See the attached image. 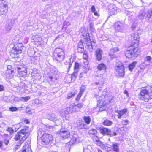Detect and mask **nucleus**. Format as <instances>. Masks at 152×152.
<instances>
[{"label": "nucleus", "mask_w": 152, "mask_h": 152, "mask_svg": "<svg viewBox=\"0 0 152 152\" xmlns=\"http://www.w3.org/2000/svg\"><path fill=\"white\" fill-rule=\"evenodd\" d=\"M138 96L140 100L152 103V86L142 87Z\"/></svg>", "instance_id": "nucleus-1"}, {"label": "nucleus", "mask_w": 152, "mask_h": 152, "mask_svg": "<svg viewBox=\"0 0 152 152\" xmlns=\"http://www.w3.org/2000/svg\"><path fill=\"white\" fill-rule=\"evenodd\" d=\"M140 53V52L138 51L137 48L132 47L131 45L129 49L126 51L125 56L128 58L134 59L139 55Z\"/></svg>", "instance_id": "nucleus-2"}, {"label": "nucleus", "mask_w": 152, "mask_h": 152, "mask_svg": "<svg viewBox=\"0 0 152 152\" xmlns=\"http://www.w3.org/2000/svg\"><path fill=\"white\" fill-rule=\"evenodd\" d=\"M41 140L42 141V144L45 145L50 144L51 145L54 144L53 141V139L52 135L48 134H44L41 137Z\"/></svg>", "instance_id": "nucleus-3"}, {"label": "nucleus", "mask_w": 152, "mask_h": 152, "mask_svg": "<svg viewBox=\"0 0 152 152\" xmlns=\"http://www.w3.org/2000/svg\"><path fill=\"white\" fill-rule=\"evenodd\" d=\"M114 26L116 32L123 33L125 30L126 25L124 22L118 21L115 23Z\"/></svg>", "instance_id": "nucleus-4"}, {"label": "nucleus", "mask_w": 152, "mask_h": 152, "mask_svg": "<svg viewBox=\"0 0 152 152\" xmlns=\"http://www.w3.org/2000/svg\"><path fill=\"white\" fill-rule=\"evenodd\" d=\"M23 48V45L22 44H16L13 48L11 51V53L14 55H16V56H15L16 57H18L17 55L21 53Z\"/></svg>", "instance_id": "nucleus-5"}, {"label": "nucleus", "mask_w": 152, "mask_h": 152, "mask_svg": "<svg viewBox=\"0 0 152 152\" xmlns=\"http://www.w3.org/2000/svg\"><path fill=\"white\" fill-rule=\"evenodd\" d=\"M17 66L15 69L18 72L20 76L23 77L26 76L27 74L26 68L23 65L17 64Z\"/></svg>", "instance_id": "nucleus-6"}, {"label": "nucleus", "mask_w": 152, "mask_h": 152, "mask_svg": "<svg viewBox=\"0 0 152 152\" xmlns=\"http://www.w3.org/2000/svg\"><path fill=\"white\" fill-rule=\"evenodd\" d=\"M29 132V128L28 126H25L23 129L20 130L18 132V133H20L21 135H24L22 137L21 139H20V145L23 143L28 137V136L26 134Z\"/></svg>", "instance_id": "nucleus-7"}, {"label": "nucleus", "mask_w": 152, "mask_h": 152, "mask_svg": "<svg viewBox=\"0 0 152 152\" xmlns=\"http://www.w3.org/2000/svg\"><path fill=\"white\" fill-rule=\"evenodd\" d=\"M100 131L102 135H107L110 137L117 135V133L115 131H112L110 129L104 127L101 128Z\"/></svg>", "instance_id": "nucleus-8"}, {"label": "nucleus", "mask_w": 152, "mask_h": 152, "mask_svg": "<svg viewBox=\"0 0 152 152\" xmlns=\"http://www.w3.org/2000/svg\"><path fill=\"white\" fill-rule=\"evenodd\" d=\"M139 39V37L137 34H132L131 35V44L132 47L137 48Z\"/></svg>", "instance_id": "nucleus-9"}, {"label": "nucleus", "mask_w": 152, "mask_h": 152, "mask_svg": "<svg viewBox=\"0 0 152 152\" xmlns=\"http://www.w3.org/2000/svg\"><path fill=\"white\" fill-rule=\"evenodd\" d=\"M115 69L116 70L117 74L121 77H124L125 75L124 68L122 64L116 65Z\"/></svg>", "instance_id": "nucleus-10"}, {"label": "nucleus", "mask_w": 152, "mask_h": 152, "mask_svg": "<svg viewBox=\"0 0 152 152\" xmlns=\"http://www.w3.org/2000/svg\"><path fill=\"white\" fill-rule=\"evenodd\" d=\"M107 148H109L115 152H119V144L115 142H110L108 144Z\"/></svg>", "instance_id": "nucleus-11"}, {"label": "nucleus", "mask_w": 152, "mask_h": 152, "mask_svg": "<svg viewBox=\"0 0 152 152\" xmlns=\"http://www.w3.org/2000/svg\"><path fill=\"white\" fill-rule=\"evenodd\" d=\"M84 36V41H83L84 43L86 44L87 47L93 44V43L95 44V43L93 42L92 43L90 39L89 34L88 33H84L82 35Z\"/></svg>", "instance_id": "nucleus-12"}, {"label": "nucleus", "mask_w": 152, "mask_h": 152, "mask_svg": "<svg viewBox=\"0 0 152 152\" xmlns=\"http://www.w3.org/2000/svg\"><path fill=\"white\" fill-rule=\"evenodd\" d=\"M57 133L60 134L61 136L64 139L70 138V132L66 130H64L63 129H61L59 131H58Z\"/></svg>", "instance_id": "nucleus-13"}, {"label": "nucleus", "mask_w": 152, "mask_h": 152, "mask_svg": "<svg viewBox=\"0 0 152 152\" xmlns=\"http://www.w3.org/2000/svg\"><path fill=\"white\" fill-rule=\"evenodd\" d=\"M119 51V49L117 47L113 48L110 49L108 52V54L110 58L114 59L117 58L115 53Z\"/></svg>", "instance_id": "nucleus-14"}, {"label": "nucleus", "mask_w": 152, "mask_h": 152, "mask_svg": "<svg viewBox=\"0 0 152 152\" xmlns=\"http://www.w3.org/2000/svg\"><path fill=\"white\" fill-rule=\"evenodd\" d=\"M69 138L70 139V141L66 143L67 145H70V144H73L75 143H78L79 142V139L77 137V135L76 134H74L72 138Z\"/></svg>", "instance_id": "nucleus-15"}, {"label": "nucleus", "mask_w": 152, "mask_h": 152, "mask_svg": "<svg viewBox=\"0 0 152 152\" xmlns=\"http://www.w3.org/2000/svg\"><path fill=\"white\" fill-rule=\"evenodd\" d=\"M15 20L13 19L8 20L6 26V29L7 31H9L13 27Z\"/></svg>", "instance_id": "nucleus-16"}, {"label": "nucleus", "mask_w": 152, "mask_h": 152, "mask_svg": "<svg viewBox=\"0 0 152 152\" xmlns=\"http://www.w3.org/2000/svg\"><path fill=\"white\" fill-rule=\"evenodd\" d=\"M55 58L58 61H61L64 58V52H62L60 53L55 54Z\"/></svg>", "instance_id": "nucleus-17"}, {"label": "nucleus", "mask_w": 152, "mask_h": 152, "mask_svg": "<svg viewBox=\"0 0 152 152\" xmlns=\"http://www.w3.org/2000/svg\"><path fill=\"white\" fill-rule=\"evenodd\" d=\"M102 53L103 51L101 49L98 48L96 50L95 54L96 57V59L98 61H99L102 59Z\"/></svg>", "instance_id": "nucleus-18"}, {"label": "nucleus", "mask_w": 152, "mask_h": 152, "mask_svg": "<svg viewBox=\"0 0 152 152\" xmlns=\"http://www.w3.org/2000/svg\"><path fill=\"white\" fill-rule=\"evenodd\" d=\"M77 123V127L78 129H86L87 128V125L84 124L82 121L79 120Z\"/></svg>", "instance_id": "nucleus-19"}, {"label": "nucleus", "mask_w": 152, "mask_h": 152, "mask_svg": "<svg viewBox=\"0 0 152 152\" xmlns=\"http://www.w3.org/2000/svg\"><path fill=\"white\" fill-rule=\"evenodd\" d=\"M117 7L115 5H111L109 8L110 14L111 15H114L117 13Z\"/></svg>", "instance_id": "nucleus-20"}, {"label": "nucleus", "mask_w": 152, "mask_h": 152, "mask_svg": "<svg viewBox=\"0 0 152 152\" xmlns=\"http://www.w3.org/2000/svg\"><path fill=\"white\" fill-rule=\"evenodd\" d=\"M8 6H2L0 7V14L5 15L8 11Z\"/></svg>", "instance_id": "nucleus-21"}, {"label": "nucleus", "mask_w": 152, "mask_h": 152, "mask_svg": "<svg viewBox=\"0 0 152 152\" xmlns=\"http://www.w3.org/2000/svg\"><path fill=\"white\" fill-rule=\"evenodd\" d=\"M47 118L51 121H53L54 122L56 121L57 120L56 116L54 114L52 113L48 115Z\"/></svg>", "instance_id": "nucleus-22"}, {"label": "nucleus", "mask_w": 152, "mask_h": 152, "mask_svg": "<svg viewBox=\"0 0 152 152\" xmlns=\"http://www.w3.org/2000/svg\"><path fill=\"white\" fill-rule=\"evenodd\" d=\"M127 111V109H124L121 111L117 112L118 114V118L119 119L121 118V116L125 114Z\"/></svg>", "instance_id": "nucleus-23"}, {"label": "nucleus", "mask_w": 152, "mask_h": 152, "mask_svg": "<svg viewBox=\"0 0 152 152\" xmlns=\"http://www.w3.org/2000/svg\"><path fill=\"white\" fill-rule=\"evenodd\" d=\"M97 68L100 71L103 70L104 72L106 71V65L103 63L99 64L97 66Z\"/></svg>", "instance_id": "nucleus-24"}, {"label": "nucleus", "mask_w": 152, "mask_h": 152, "mask_svg": "<svg viewBox=\"0 0 152 152\" xmlns=\"http://www.w3.org/2000/svg\"><path fill=\"white\" fill-rule=\"evenodd\" d=\"M77 91L76 90H73L70 93H68L67 94V99H70L72 97L75 96L77 93Z\"/></svg>", "instance_id": "nucleus-25"}, {"label": "nucleus", "mask_w": 152, "mask_h": 152, "mask_svg": "<svg viewBox=\"0 0 152 152\" xmlns=\"http://www.w3.org/2000/svg\"><path fill=\"white\" fill-rule=\"evenodd\" d=\"M145 14L143 10H141L139 13L137 19L142 20L144 18Z\"/></svg>", "instance_id": "nucleus-26"}, {"label": "nucleus", "mask_w": 152, "mask_h": 152, "mask_svg": "<svg viewBox=\"0 0 152 152\" xmlns=\"http://www.w3.org/2000/svg\"><path fill=\"white\" fill-rule=\"evenodd\" d=\"M137 64V62L134 61L132 63L130 64L128 66L129 70L130 71H132L135 67Z\"/></svg>", "instance_id": "nucleus-27"}, {"label": "nucleus", "mask_w": 152, "mask_h": 152, "mask_svg": "<svg viewBox=\"0 0 152 152\" xmlns=\"http://www.w3.org/2000/svg\"><path fill=\"white\" fill-rule=\"evenodd\" d=\"M145 17L148 18L149 20L150 18H152V8L148 10L146 15Z\"/></svg>", "instance_id": "nucleus-28"}, {"label": "nucleus", "mask_w": 152, "mask_h": 152, "mask_svg": "<svg viewBox=\"0 0 152 152\" xmlns=\"http://www.w3.org/2000/svg\"><path fill=\"white\" fill-rule=\"evenodd\" d=\"M112 123H113L111 121L108 119H106L103 122L102 124L104 125L108 126H111Z\"/></svg>", "instance_id": "nucleus-29"}, {"label": "nucleus", "mask_w": 152, "mask_h": 152, "mask_svg": "<svg viewBox=\"0 0 152 152\" xmlns=\"http://www.w3.org/2000/svg\"><path fill=\"white\" fill-rule=\"evenodd\" d=\"M83 119L87 124H89L91 121V119L89 116H85L83 117Z\"/></svg>", "instance_id": "nucleus-30"}, {"label": "nucleus", "mask_w": 152, "mask_h": 152, "mask_svg": "<svg viewBox=\"0 0 152 152\" xmlns=\"http://www.w3.org/2000/svg\"><path fill=\"white\" fill-rule=\"evenodd\" d=\"M91 145H88L86 147L84 148L83 152H91Z\"/></svg>", "instance_id": "nucleus-31"}, {"label": "nucleus", "mask_w": 152, "mask_h": 152, "mask_svg": "<svg viewBox=\"0 0 152 152\" xmlns=\"http://www.w3.org/2000/svg\"><path fill=\"white\" fill-rule=\"evenodd\" d=\"M22 137H23V136L20 134V133H18V132L17 134L15 136L14 138L15 141H17L21 138Z\"/></svg>", "instance_id": "nucleus-32"}, {"label": "nucleus", "mask_w": 152, "mask_h": 152, "mask_svg": "<svg viewBox=\"0 0 152 152\" xmlns=\"http://www.w3.org/2000/svg\"><path fill=\"white\" fill-rule=\"evenodd\" d=\"M30 97L29 96L25 97H20L19 98V99L24 102H26L28 101L30 99Z\"/></svg>", "instance_id": "nucleus-33"}, {"label": "nucleus", "mask_w": 152, "mask_h": 152, "mask_svg": "<svg viewBox=\"0 0 152 152\" xmlns=\"http://www.w3.org/2000/svg\"><path fill=\"white\" fill-rule=\"evenodd\" d=\"M152 60V58L150 56H147L144 59L145 63L148 62V63H151V62Z\"/></svg>", "instance_id": "nucleus-34"}, {"label": "nucleus", "mask_w": 152, "mask_h": 152, "mask_svg": "<svg viewBox=\"0 0 152 152\" xmlns=\"http://www.w3.org/2000/svg\"><path fill=\"white\" fill-rule=\"evenodd\" d=\"M89 69V67L88 65H86L85 64V66H83V70L85 73H86Z\"/></svg>", "instance_id": "nucleus-35"}, {"label": "nucleus", "mask_w": 152, "mask_h": 152, "mask_svg": "<svg viewBox=\"0 0 152 152\" xmlns=\"http://www.w3.org/2000/svg\"><path fill=\"white\" fill-rule=\"evenodd\" d=\"M97 132L95 129H92L89 130L88 133L90 134L95 135L97 134Z\"/></svg>", "instance_id": "nucleus-36"}, {"label": "nucleus", "mask_w": 152, "mask_h": 152, "mask_svg": "<svg viewBox=\"0 0 152 152\" xmlns=\"http://www.w3.org/2000/svg\"><path fill=\"white\" fill-rule=\"evenodd\" d=\"M7 2L4 0H0V7L2 6H7Z\"/></svg>", "instance_id": "nucleus-37"}, {"label": "nucleus", "mask_w": 152, "mask_h": 152, "mask_svg": "<svg viewBox=\"0 0 152 152\" xmlns=\"http://www.w3.org/2000/svg\"><path fill=\"white\" fill-rule=\"evenodd\" d=\"M95 47V46H94V45L93 44L87 47V48L89 50V51L91 52L93 51V49H95L94 47Z\"/></svg>", "instance_id": "nucleus-38"}, {"label": "nucleus", "mask_w": 152, "mask_h": 152, "mask_svg": "<svg viewBox=\"0 0 152 152\" xmlns=\"http://www.w3.org/2000/svg\"><path fill=\"white\" fill-rule=\"evenodd\" d=\"M79 64L77 62H75V65L74 67V71H78V70L79 69Z\"/></svg>", "instance_id": "nucleus-39"}, {"label": "nucleus", "mask_w": 152, "mask_h": 152, "mask_svg": "<svg viewBox=\"0 0 152 152\" xmlns=\"http://www.w3.org/2000/svg\"><path fill=\"white\" fill-rule=\"evenodd\" d=\"M55 54H56L57 53H60L61 52H64L63 50L62 49H60V48H56L55 50Z\"/></svg>", "instance_id": "nucleus-40"}, {"label": "nucleus", "mask_w": 152, "mask_h": 152, "mask_svg": "<svg viewBox=\"0 0 152 152\" xmlns=\"http://www.w3.org/2000/svg\"><path fill=\"white\" fill-rule=\"evenodd\" d=\"M77 48H84V46L83 45V41L82 40H80L78 43L77 44Z\"/></svg>", "instance_id": "nucleus-41"}, {"label": "nucleus", "mask_w": 152, "mask_h": 152, "mask_svg": "<svg viewBox=\"0 0 152 152\" xmlns=\"http://www.w3.org/2000/svg\"><path fill=\"white\" fill-rule=\"evenodd\" d=\"M90 28V30L93 31L94 30V24L92 21H90L89 22Z\"/></svg>", "instance_id": "nucleus-42"}, {"label": "nucleus", "mask_w": 152, "mask_h": 152, "mask_svg": "<svg viewBox=\"0 0 152 152\" xmlns=\"http://www.w3.org/2000/svg\"><path fill=\"white\" fill-rule=\"evenodd\" d=\"M86 87L85 86L82 85L80 87V92L83 94V92L85 91Z\"/></svg>", "instance_id": "nucleus-43"}, {"label": "nucleus", "mask_w": 152, "mask_h": 152, "mask_svg": "<svg viewBox=\"0 0 152 152\" xmlns=\"http://www.w3.org/2000/svg\"><path fill=\"white\" fill-rule=\"evenodd\" d=\"M56 69L55 67H52L51 68L50 72L51 74H55L56 72Z\"/></svg>", "instance_id": "nucleus-44"}, {"label": "nucleus", "mask_w": 152, "mask_h": 152, "mask_svg": "<svg viewBox=\"0 0 152 152\" xmlns=\"http://www.w3.org/2000/svg\"><path fill=\"white\" fill-rule=\"evenodd\" d=\"M82 93H79L76 98V100L77 101H78L82 96Z\"/></svg>", "instance_id": "nucleus-45"}, {"label": "nucleus", "mask_w": 152, "mask_h": 152, "mask_svg": "<svg viewBox=\"0 0 152 152\" xmlns=\"http://www.w3.org/2000/svg\"><path fill=\"white\" fill-rule=\"evenodd\" d=\"M10 110L12 111H15L17 110V108L15 107H12L10 108Z\"/></svg>", "instance_id": "nucleus-46"}, {"label": "nucleus", "mask_w": 152, "mask_h": 152, "mask_svg": "<svg viewBox=\"0 0 152 152\" xmlns=\"http://www.w3.org/2000/svg\"><path fill=\"white\" fill-rule=\"evenodd\" d=\"M75 107H77L79 109H81L83 107V104L81 103L77 104L75 105Z\"/></svg>", "instance_id": "nucleus-47"}, {"label": "nucleus", "mask_w": 152, "mask_h": 152, "mask_svg": "<svg viewBox=\"0 0 152 152\" xmlns=\"http://www.w3.org/2000/svg\"><path fill=\"white\" fill-rule=\"evenodd\" d=\"M77 50L78 52L81 53H83L84 51V48H77Z\"/></svg>", "instance_id": "nucleus-48"}, {"label": "nucleus", "mask_w": 152, "mask_h": 152, "mask_svg": "<svg viewBox=\"0 0 152 152\" xmlns=\"http://www.w3.org/2000/svg\"><path fill=\"white\" fill-rule=\"evenodd\" d=\"M73 62H71L70 61L68 63H67V64H65L66 65H68V69H69H69L72 66V63Z\"/></svg>", "instance_id": "nucleus-49"}, {"label": "nucleus", "mask_w": 152, "mask_h": 152, "mask_svg": "<svg viewBox=\"0 0 152 152\" xmlns=\"http://www.w3.org/2000/svg\"><path fill=\"white\" fill-rule=\"evenodd\" d=\"M83 57L85 59H86L88 58V56H87V54L86 52H84L83 53Z\"/></svg>", "instance_id": "nucleus-50"}, {"label": "nucleus", "mask_w": 152, "mask_h": 152, "mask_svg": "<svg viewBox=\"0 0 152 152\" xmlns=\"http://www.w3.org/2000/svg\"><path fill=\"white\" fill-rule=\"evenodd\" d=\"M128 122L129 121L128 120H125L123 121L122 122V124L123 125H127V124H128Z\"/></svg>", "instance_id": "nucleus-51"}, {"label": "nucleus", "mask_w": 152, "mask_h": 152, "mask_svg": "<svg viewBox=\"0 0 152 152\" xmlns=\"http://www.w3.org/2000/svg\"><path fill=\"white\" fill-rule=\"evenodd\" d=\"M36 36L35 37V38H34V41L36 42H38L40 39V37H39L37 36L36 37Z\"/></svg>", "instance_id": "nucleus-52"}, {"label": "nucleus", "mask_w": 152, "mask_h": 152, "mask_svg": "<svg viewBox=\"0 0 152 152\" xmlns=\"http://www.w3.org/2000/svg\"><path fill=\"white\" fill-rule=\"evenodd\" d=\"M77 72L78 71H74V72L72 74V75L76 77L77 76Z\"/></svg>", "instance_id": "nucleus-53"}, {"label": "nucleus", "mask_w": 152, "mask_h": 152, "mask_svg": "<svg viewBox=\"0 0 152 152\" xmlns=\"http://www.w3.org/2000/svg\"><path fill=\"white\" fill-rule=\"evenodd\" d=\"M5 88L2 85L0 84V91H4V90Z\"/></svg>", "instance_id": "nucleus-54"}, {"label": "nucleus", "mask_w": 152, "mask_h": 152, "mask_svg": "<svg viewBox=\"0 0 152 152\" xmlns=\"http://www.w3.org/2000/svg\"><path fill=\"white\" fill-rule=\"evenodd\" d=\"M96 144L98 146H101L102 144L101 142L99 140L98 141L96 142Z\"/></svg>", "instance_id": "nucleus-55"}, {"label": "nucleus", "mask_w": 152, "mask_h": 152, "mask_svg": "<svg viewBox=\"0 0 152 152\" xmlns=\"http://www.w3.org/2000/svg\"><path fill=\"white\" fill-rule=\"evenodd\" d=\"M91 11L92 12H94L95 11H96V9L95 6L94 5L92 6L91 7Z\"/></svg>", "instance_id": "nucleus-56"}, {"label": "nucleus", "mask_w": 152, "mask_h": 152, "mask_svg": "<svg viewBox=\"0 0 152 152\" xmlns=\"http://www.w3.org/2000/svg\"><path fill=\"white\" fill-rule=\"evenodd\" d=\"M94 140H95V141L96 142L99 140V137L97 136H95L94 137Z\"/></svg>", "instance_id": "nucleus-57"}, {"label": "nucleus", "mask_w": 152, "mask_h": 152, "mask_svg": "<svg viewBox=\"0 0 152 152\" xmlns=\"http://www.w3.org/2000/svg\"><path fill=\"white\" fill-rule=\"evenodd\" d=\"M71 80H72V81H74L75 80L76 78V77H75V76H74L73 75H71Z\"/></svg>", "instance_id": "nucleus-58"}, {"label": "nucleus", "mask_w": 152, "mask_h": 152, "mask_svg": "<svg viewBox=\"0 0 152 152\" xmlns=\"http://www.w3.org/2000/svg\"><path fill=\"white\" fill-rule=\"evenodd\" d=\"M9 143L8 140L5 139L4 140V144L6 145H7Z\"/></svg>", "instance_id": "nucleus-59"}, {"label": "nucleus", "mask_w": 152, "mask_h": 152, "mask_svg": "<svg viewBox=\"0 0 152 152\" xmlns=\"http://www.w3.org/2000/svg\"><path fill=\"white\" fill-rule=\"evenodd\" d=\"M124 93L126 94V96L127 97H129V94L128 93V92L126 90L124 91Z\"/></svg>", "instance_id": "nucleus-60"}, {"label": "nucleus", "mask_w": 152, "mask_h": 152, "mask_svg": "<svg viewBox=\"0 0 152 152\" xmlns=\"http://www.w3.org/2000/svg\"><path fill=\"white\" fill-rule=\"evenodd\" d=\"M20 145H15V150H17L19 148H20Z\"/></svg>", "instance_id": "nucleus-61"}, {"label": "nucleus", "mask_w": 152, "mask_h": 152, "mask_svg": "<svg viewBox=\"0 0 152 152\" xmlns=\"http://www.w3.org/2000/svg\"><path fill=\"white\" fill-rule=\"evenodd\" d=\"M94 15L95 16H98L99 15L97 13V12L96 11H95L94 12H93Z\"/></svg>", "instance_id": "nucleus-62"}, {"label": "nucleus", "mask_w": 152, "mask_h": 152, "mask_svg": "<svg viewBox=\"0 0 152 152\" xmlns=\"http://www.w3.org/2000/svg\"><path fill=\"white\" fill-rule=\"evenodd\" d=\"M7 130L10 132V131H11L12 130V128L11 127H8L7 129Z\"/></svg>", "instance_id": "nucleus-63"}, {"label": "nucleus", "mask_w": 152, "mask_h": 152, "mask_svg": "<svg viewBox=\"0 0 152 152\" xmlns=\"http://www.w3.org/2000/svg\"><path fill=\"white\" fill-rule=\"evenodd\" d=\"M26 149H24L23 150H21L20 151H19L18 152H26Z\"/></svg>", "instance_id": "nucleus-64"}]
</instances>
